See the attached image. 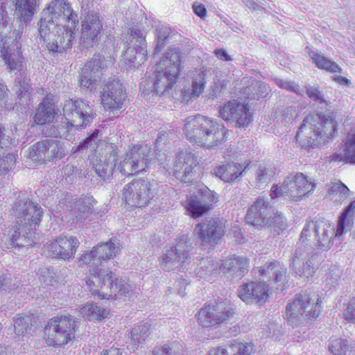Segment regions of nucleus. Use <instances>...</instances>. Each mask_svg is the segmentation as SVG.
<instances>
[{
  "label": "nucleus",
  "mask_w": 355,
  "mask_h": 355,
  "mask_svg": "<svg viewBox=\"0 0 355 355\" xmlns=\"http://www.w3.org/2000/svg\"><path fill=\"white\" fill-rule=\"evenodd\" d=\"M39 22L40 40L48 50L62 53L71 48L78 24V14L67 0H52Z\"/></svg>",
  "instance_id": "nucleus-1"
},
{
  "label": "nucleus",
  "mask_w": 355,
  "mask_h": 355,
  "mask_svg": "<svg viewBox=\"0 0 355 355\" xmlns=\"http://www.w3.org/2000/svg\"><path fill=\"white\" fill-rule=\"evenodd\" d=\"M13 210L17 216V225L13 227L11 243L19 248L28 249L37 241L35 227L41 221L42 209L34 202L20 200L15 203Z\"/></svg>",
  "instance_id": "nucleus-2"
},
{
  "label": "nucleus",
  "mask_w": 355,
  "mask_h": 355,
  "mask_svg": "<svg viewBox=\"0 0 355 355\" xmlns=\"http://www.w3.org/2000/svg\"><path fill=\"white\" fill-rule=\"evenodd\" d=\"M338 123L333 112L318 113L304 119L297 135L296 141L306 149L313 148L321 142L332 138L337 131Z\"/></svg>",
  "instance_id": "nucleus-3"
},
{
  "label": "nucleus",
  "mask_w": 355,
  "mask_h": 355,
  "mask_svg": "<svg viewBox=\"0 0 355 355\" xmlns=\"http://www.w3.org/2000/svg\"><path fill=\"white\" fill-rule=\"evenodd\" d=\"M334 228L323 220H306L300 234L293 257L294 266L300 263L306 251L307 256L315 250H328L333 244Z\"/></svg>",
  "instance_id": "nucleus-4"
},
{
  "label": "nucleus",
  "mask_w": 355,
  "mask_h": 355,
  "mask_svg": "<svg viewBox=\"0 0 355 355\" xmlns=\"http://www.w3.org/2000/svg\"><path fill=\"white\" fill-rule=\"evenodd\" d=\"M181 69V53L176 49L169 50L157 64L155 76L140 83V90L164 94L176 83Z\"/></svg>",
  "instance_id": "nucleus-5"
},
{
  "label": "nucleus",
  "mask_w": 355,
  "mask_h": 355,
  "mask_svg": "<svg viewBox=\"0 0 355 355\" xmlns=\"http://www.w3.org/2000/svg\"><path fill=\"white\" fill-rule=\"evenodd\" d=\"M63 116L66 121L50 127L46 135L69 140L75 130L85 128L94 118L93 110L89 103L81 99H70L64 102Z\"/></svg>",
  "instance_id": "nucleus-6"
},
{
  "label": "nucleus",
  "mask_w": 355,
  "mask_h": 355,
  "mask_svg": "<svg viewBox=\"0 0 355 355\" xmlns=\"http://www.w3.org/2000/svg\"><path fill=\"white\" fill-rule=\"evenodd\" d=\"M91 294L99 299L131 297L136 287L123 279L115 277L109 268H93L87 281Z\"/></svg>",
  "instance_id": "nucleus-7"
},
{
  "label": "nucleus",
  "mask_w": 355,
  "mask_h": 355,
  "mask_svg": "<svg viewBox=\"0 0 355 355\" xmlns=\"http://www.w3.org/2000/svg\"><path fill=\"white\" fill-rule=\"evenodd\" d=\"M187 139L207 148L220 144L226 135L225 127L216 121L201 115L187 118L183 129Z\"/></svg>",
  "instance_id": "nucleus-8"
},
{
  "label": "nucleus",
  "mask_w": 355,
  "mask_h": 355,
  "mask_svg": "<svg viewBox=\"0 0 355 355\" xmlns=\"http://www.w3.org/2000/svg\"><path fill=\"white\" fill-rule=\"evenodd\" d=\"M315 187V184L303 173H291L282 183L272 186L270 196L272 198L286 196L293 201H300L307 197Z\"/></svg>",
  "instance_id": "nucleus-9"
},
{
  "label": "nucleus",
  "mask_w": 355,
  "mask_h": 355,
  "mask_svg": "<svg viewBox=\"0 0 355 355\" xmlns=\"http://www.w3.org/2000/svg\"><path fill=\"white\" fill-rule=\"evenodd\" d=\"M76 320L70 315H60L48 322L45 334L49 345L59 346L75 338Z\"/></svg>",
  "instance_id": "nucleus-10"
},
{
  "label": "nucleus",
  "mask_w": 355,
  "mask_h": 355,
  "mask_svg": "<svg viewBox=\"0 0 355 355\" xmlns=\"http://www.w3.org/2000/svg\"><path fill=\"white\" fill-rule=\"evenodd\" d=\"M322 301L318 298L315 304L310 294L300 293L287 305L285 313L286 320L292 325H297L301 318L317 317L321 308Z\"/></svg>",
  "instance_id": "nucleus-11"
},
{
  "label": "nucleus",
  "mask_w": 355,
  "mask_h": 355,
  "mask_svg": "<svg viewBox=\"0 0 355 355\" xmlns=\"http://www.w3.org/2000/svg\"><path fill=\"white\" fill-rule=\"evenodd\" d=\"M193 249L192 243L187 235L178 238L173 245L166 249L159 258L160 267L166 271L174 270L182 266L189 259Z\"/></svg>",
  "instance_id": "nucleus-12"
},
{
  "label": "nucleus",
  "mask_w": 355,
  "mask_h": 355,
  "mask_svg": "<svg viewBox=\"0 0 355 355\" xmlns=\"http://www.w3.org/2000/svg\"><path fill=\"white\" fill-rule=\"evenodd\" d=\"M157 183L145 180H135L127 184L122 191V199L130 207L146 205L155 196Z\"/></svg>",
  "instance_id": "nucleus-13"
},
{
  "label": "nucleus",
  "mask_w": 355,
  "mask_h": 355,
  "mask_svg": "<svg viewBox=\"0 0 355 355\" xmlns=\"http://www.w3.org/2000/svg\"><path fill=\"white\" fill-rule=\"evenodd\" d=\"M234 314L233 309L225 303L205 304L198 312L197 320L202 327H218L228 321Z\"/></svg>",
  "instance_id": "nucleus-14"
},
{
  "label": "nucleus",
  "mask_w": 355,
  "mask_h": 355,
  "mask_svg": "<svg viewBox=\"0 0 355 355\" xmlns=\"http://www.w3.org/2000/svg\"><path fill=\"white\" fill-rule=\"evenodd\" d=\"M0 58L10 71H21L24 68V58L21 45L15 33L3 37L0 42Z\"/></svg>",
  "instance_id": "nucleus-15"
},
{
  "label": "nucleus",
  "mask_w": 355,
  "mask_h": 355,
  "mask_svg": "<svg viewBox=\"0 0 355 355\" xmlns=\"http://www.w3.org/2000/svg\"><path fill=\"white\" fill-rule=\"evenodd\" d=\"M128 47L123 54V59L128 67H135L146 60L147 50L145 36L141 30L130 29L127 41Z\"/></svg>",
  "instance_id": "nucleus-16"
},
{
  "label": "nucleus",
  "mask_w": 355,
  "mask_h": 355,
  "mask_svg": "<svg viewBox=\"0 0 355 355\" xmlns=\"http://www.w3.org/2000/svg\"><path fill=\"white\" fill-rule=\"evenodd\" d=\"M108 61L103 55L95 54L82 69L80 77V85L94 91L96 89L99 78L107 67Z\"/></svg>",
  "instance_id": "nucleus-17"
},
{
  "label": "nucleus",
  "mask_w": 355,
  "mask_h": 355,
  "mask_svg": "<svg viewBox=\"0 0 355 355\" xmlns=\"http://www.w3.org/2000/svg\"><path fill=\"white\" fill-rule=\"evenodd\" d=\"M220 116L226 121L234 123L238 128H245L252 121V115L248 104L236 100L229 101L220 107Z\"/></svg>",
  "instance_id": "nucleus-18"
},
{
  "label": "nucleus",
  "mask_w": 355,
  "mask_h": 355,
  "mask_svg": "<svg viewBox=\"0 0 355 355\" xmlns=\"http://www.w3.org/2000/svg\"><path fill=\"white\" fill-rule=\"evenodd\" d=\"M127 98L125 88L119 80L108 82L101 92V104L103 108L112 112L123 109Z\"/></svg>",
  "instance_id": "nucleus-19"
},
{
  "label": "nucleus",
  "mask_w": 355,
  "mask_h": 355,
  "mask_svg": "<svg viewBox=\"0 0 355 355\" xmlns=\"http://www.w3.org/2000/svg\"><path fill=\"white\" fill-rule=\"evenodd\" d=\"M103 21L96 12H89L81 17L80 44L85 48L92 47L103 31Z\"/></svg>",
  "instance_id": "nucleus-20"
},
{
  "label": "nucleus",
  "mask_w": 355,
  "mask_h": 355,
  "mask_svg": "<svg viewBox=\"0 0 355 355\" xmlns=\"http://www.w3.org/2000/svg\"><path fill=\"white\" fill-rule=\"evenodd\" d=\"M78 244L76 237L60 235L44 245L43 253L47 257L69 260L74 257Z\"/></svg>",
  "instance_id": "nucleus-21"
},
{
  "label": "nucleus",
  "mask_w": 355,
  "mask_h": 355,
  "mask_svg": "<svg viewBox=\"0 0 355 355\" xmlns=\"http://www.w3.org/2000/svg\"><path fill=\"white\" fill-rule=\"evenodd\" d=\"M149 149L139 145L134 146L120 164V171L125 175H130L144 171L149 162Z\"/></svg>",
  "instance_id": "nucleus-22"
},
{
  "label": "nucleus",
  "mask_w": 355,
  "mask_h": 355,
  "mask_svg": "<svg viewBox=\"0 0 355 355\" xmlns=\"http://www.w3.org/2000/svg\"><path fill=\"white\" fill-rule=\"evenodd\" d=\"M30 154L35 160L53 161L64 157L67 150L63 142L49 138L38 141Z\"/></svg>",
  "instance_id": "nucleus-23"
},
{
  "label": "nucleus",
  "mask_w": 355,
  "mask_h": 355,
  "mask_svg": "<svg viewBox=\"0 0 355 355\" xmlns=\"http://www.w3.org/2000/svg\"><path fill=\"white\" fill-rule=\"evenodd\" d=\"M198 165L197 155L192 151H180L173 163V173L182 182H189Z\"/></svg>",
  "instance_id": "nucleus-24"
},
{
  "label": "nucleus",
  "mask_w": 355,
  "mask_h": 355,
  "mask_svg": "<svg viewBox=\"0 0 355 355\" xmlns=\"http://www.w3.org/2000/svg\"><path fill=\"white\" fill-rule=\"evenodd\" d=\"M275 211V208L267 200L258 198L248 209L246 220L257 229H260L267 224H271V218Z\"/></svg>",
  "instance_id": "nucleus-25"
},
{
  "label": "nucleus",
  "mask_w": 355,
  "mask_h": 355,
  "mask_svg": "<svg viewBox=\"0 0 355 355\" xmlns=\"http://www.w3.org/2000/svg\"><path fill=\"white\" fill-rule=\"evenodd\" d=\"M224 234V225L218 219H211L196 225L193 235L202 245L216 244Z\"/></svg>",
  "instance_id": "nucleus-26"
},
{
  "label": "nucleus",
  "mask_w": 355,
  "mask_h": 355,
  "mask_svg": "<svg viewBox=\"0 0 355 355\" xmlns=\"http://www.w3.org/2000/svg\"><path fill=\"white\" fill-rule=\"evenodd\" d=\"M238 295L245 303L262 305L269 297V286L263 282H251L243 284L238 288Z\"/></svg>",
  "instance_id": "nucleus-27"
},
{
  "label": "nucleus",
  "mask_w": 355,
  "mask_h": 355,
  "mask_svg": "<svg viewBox=\"0 0 355 355\" xmlns=\"http://www.w3.org/2000/svg\"><path fill=\"white\" fill-rule=\"evenodd\" d=\"M250 163V161H245L242 163L234 162L223 163L214 168L213 173L225 182H233L239 177L243 176Z\"/></svg>",
  "instance_id": "nucleus-28"
},
{
  "label": "nucleus",
  "mask_w": 355,
  "mask_h": 355,
  "mask_svg": "<svg viewBox=\"0 0 355 355\" xmlns=\"http://www.w3.org/2000/svg\"><path fill=\"white\" fill-rule=\"evenodd\" d=\"M250 261L243 256L230 255L219 263L220 272H231L238 277H243L249 269Z\"/></svg>",
  "instance_id": "nucleus-29"
},
{
  "label": "nucleus",
  "mask_w": 355,
  "mask_h": 355,
  "mask_svg": "<svg viewBox=\"0 0 355 355\" xmlns=\"http://www.w3.org/2000/svg\"><path fill=\"white\" fill-rule=\"evenodd\" d=\"M57 114L55 105L52 102L51 98L46 96L39 104L33 119L37 124L44 125L52 123Z\"/></svg>",
  "instance_id": "nucleus-30"
},
{
  "label": "nucleus",
  "mask_w": 355,
  "mask_h": 355,
  "mask_svg": "<svg viewBox=\"0 0 355 355\" xmlns=\"http://www.w3.org/2000/svg\"><path fill=\"white\" fill-rule=\"evenodd\" d=\"M279 169L272 164H260L254 173V185L263 189L279 173Z\"/></svg>",
  "instance_id": "nucleus-31"
},
{
  "label": "nucleus",
  "mask_w": 355,
  "mask_h": 355,
  "mask_svg": "<svg viewBox=\"0 0 355 355\" xmlns=\"http://www.w3.org/2000/svg\"><path fill=\"white\" fill-rule=\"evenodd\" d=\"M339 150L333 155L334 161L355 164V131L347 135Z\"/></svg>",
  "instance_id": "nucleus-32"
},
{
  "label": "nucleus",
  "mask_w": 355,
  "mask_h": 355,
  "mask_svg": "<svg viewBox=\"0 0 355 355\" xmlns=\"http://www.w3.org/2000/svg\"><path fill=\"white\" fill-rule=\"evenodd\" d=\"M37 0H16L15 16L21 24H28L35 13Z\"/></svg>",
  "instance_id": "nucleus-33"
},
{
  "label": "nucleus",
  "mask_w": 355,
  "mask_h": 355,
  "mask_svg": "<svg viewBox=\"0 0 355 355\" xmlns=\"http://www.w3.org/2000/svg\"><path fill=\"white\" fill-rule=\"evenodd\" d=\"M355 213V204L352 202L340 214L338 218L336 230L334 232V237L340 239L350 230L354 224V214Z\"/></svg>",
  "instance_id": "nucleus-34"
},
{
  "label": "nucleus",
  "mask_w": 355,
  "mask_h": 355,
  "mask_svg": "<svg viewBox=\"0 0 355 355\" xmlns=\"http://www.w3.org/2000/svg\"><path fill=\"white\" fill-rule=\"evenodd\" d=\"M150 324L146 322L135 326L131 331V338L127 349L130 352L137 350L150 334Z\"/></svg>",
  "instance_id": "nucleus-35"
},
{
  "label": "nucleus",
  "mask_w": 355,
  "mask_h": 355,
  "mask_svg": "<svg viewBox=\"0 0 355 355\" xmlns=\"http://www.w3.org/2000/svg\"><path fill=\"white\" fill-rule=\"evenodd\" d=\"M119 245L114 240L111 239L106 243H102L93 248V253H95L99 261L100 266L103 268L102 261L113 258L119 252Z\"/></svg>",
  "instance_id": "nucleus-36"
},
{
  "label": "nucleus",
  "mask_w": 355,
  "mask_h": 355,
  "mask_svg": "<svg viewBox=\"0 0 355 355\" xmlns=\"http://www.w3.org/2000/svg\"><path fill=\"white\" fill-rule=\"evenodd\" d=\"M270 89L264 83L257 80H252L250 84L243 87L242 98L249 100L259 99L266 97Z\"/></svg>",
  "instance_id": "nucleus-37"
},
{
  "label": "nucleus",
  "mask_w": 355,
  "mask_h": 355,
  "mask_svg": "<svg viewBox=\"0 0 355 355\" xmlns=\"http://www.w3.org/2000/svg\"><path fill=\"white\" fill-rule=\"evenodd\" d=\"M311 60L316 67L335 73L340 71L339 66L331 59L325 57L322 53L313 50L308 51Z\"/></svg>",
  "instance_id": "nucleus-38"
},
{
  "label": "nucleus",
  "mask_w": 355,
  "mask_h": 355,
  "mask_svg": "<svg viewBox=\"0 0 355 355\" xmlns=\"http://www.w3.org/2000/svg\"><path fill=\"white\" fill-rule=\"evenodd\" d=\"M80 314L89 320H102L109 314V310L97 303L87 302L80 308Z\"/></svg>",
  "instance_id": "nucleus-39"
},
{
  "label": "nucleus",
  "mask_w": 355,
  "mask_h": 355,
  "mask_svg": "<svg viewBox=\"0 0 355 355\" xmlns=\"http://www.w3.org/2000/svg\"><path fill=\"white\" fill-rule=\"evenodd\" d=\"M260 276L263 279H273L275 282H281L286 273V269L279 262H270L259 270Z\"/></svg>",
  "instance_id": "nucleus-40"
},
{
  "label": "nucleus",
  "mask_w": 355,
  "mask_h": 355,
  "mask_svg": "<svg viewBox=\"0 0 355 355\" xmlns=\"http://www.w3.org/2000/svg\"><path fill=\"white\" fill-rule=\"evenodd\" d=\"M315 255L316 253L313 252L311 254L307 256L306 251H304V256L300 259V263L296 266H294L293 260L292 265L296 274L300 277H304L306 278L312 277L315 272V267L314 263L312 262Z\"/></svg>",
  "instance_id": "nucleus-41"
},
{
  "label": "nucleus",
  "mask_w": 355,
  "mask_h": 355,
  "mask_svg": "<svg viewBox=\"0 0 355 355\" xmlns=\"http://www.w3.org/2000/svg\"><path fill=\"white\" fill-rule=\"evenodd\" d=\"M195 273L201 278L207 275H216L220 273L219 263L215 262L211 257L203 258L195 268Z\"/></svg>",
  "instance_id": "nucleus-42"
},
{
  "label": "nucleus",
  "mask_w": 355,
  "mask_h": 355,
  "mask_svg": "<svg viewBox=\"0 0 355 355\" xmlns=\"http://www.w3.org/2000/svg\"><path fill=\"white\" fill-rule=\"evenodd\" d=\"M206 70L205 69H196L191 75V73H189V76L192 79L191 97H198L204 92L206 85Z\"/></svg>",
  "instance_id": "nucleus-43"
},
{
  "label": "nucleus",
  "mask_w": 355,
  "mask_h": 355,
  "mask_svg": "<svg viewBox=\"0 0 355 355\" xmlns=\"http://www.w3.org/2000/svg\"><path fill=\"white\" fill-rule=\"evenodd\" d=\"M93 202L92 198L85 197L75 202L74 207L71 211V214L75 216L76 221L87 216V214L92 210Z\"/></svg>",
  "instance_id": "nucleus-44"
},
{
  "label": "nucleus",
  "mask_w": 355,
  "mask_h": 355,
  "mask_svg": "<svg viewBox=\"0 0 355 355\" xmlns=\"http://www.w3.org/2000/svg\"><path fill=\"white\" fill-rule=\"evenodd\" d=\"M184 206L193 218H198L209 211L196 195L189 196L184 201Z\"/></svg>",
  "instance_id": "nucleus-45"
},
{
  "label": "nucleus",
  "mask_w": 355,
  "mask_h": 355,
  "mask_svg": "<svg viewBox=\"0 0 355 355\" xmlns=\"http://www.w3.org/2000/svg\"><path fill=\"white\" fill-rule=\"evenodd\" d=\"M36 322L33 320L32 315H25L18 317L15 320L14 329L15 333L18 336H24L30 334L35 327Z\"/></svg>",
  "instance_id": "nucleus-46"
},
{
  "label": "nucleus",
  "mask_w": 355,
  "mask_h": 355,
  "mask_svg": "<svg viewBox=\"0 0 355 355\" xmlns=\"http://www.w3.org/2000/svg\"><path fill=\"white\" fill-rule=\"evenodd\" d=\"M327 193L335 201H343L349 196V189L341 182H332L329 184Z\"/></svg>",
  "instance_id": "nucleus-47"
},
{
  "label": "nucleus",
  "mask_w": 355,
  "mask_h": 355,
  "mask_svg": "<svg viewBox=\"0 0 355 355\" xmlns=\"http://www.w3.org/2000/svg\"><path fill=\"white\" fill-rule=\"evenodd\" d=\"M183 346L178 342H173L162 346H157L153 351V355H183Z\"/></svg>",
  "instance_id": "nucleus-48"
},
{
  "label": "nucleus",
  "mask_w": 355,
  "mask_h": 355,
  "mask_svg": "<svg viewBox=\"0 0 355 355\" xmlns=\"http://www.w3.org/2000/svg\"><path fill=\"white\" fill-rule=\"evenodd\" d=\"M329 349L336 355H346L352 349V343L343 338L331 339Z\"/></svg>",
  "instance_id": "nucleus-49"
},
{
  "label": "nucleus",
  "mask_w": 355,
  "mask_h": 355,
  "mask_svg": "<svg viewBox=\"0 0 355 355\" xmlns=\"http://www.w3.org/2000/svg\"><path fill=\"white\" fill-rule=\"evenodd\" d=\"M196 196L208 210H210L213 205L218 200L216 193L205 186H202L199 189Z\"/></svg>",
  "instance_id": "nucleus-50"
},
{
  "label": "nucleus",
  "mask_w": 355,
  "mask_h": 355,
  "mask_svg": "<svg viewBox=\"0 0 355 355\" xmlns=\"http://www.w3.org/2000/svg\"><path fill=\"white\" fill-rule=\"evenodd\" d=\"M266 226L273 229L274 232L279 235L283 234L288 227L286 219L282 214L275 211V214L271 218V224H267Z\"/></svg>",
  "instance_id": "nucleus-51"
},
{
  "label": "nucleus",
  "mask_w": 355,
  "mask_h": 355,
  "mask_svg": "<svg viewBox=\"0 0 355 355\" xmlns=\"http://www.w3.org/2000/svg\"><path fill=\"white\" fill-rule=\"evenodd\" d=\"M79 266H81L83 264H92L89 269V276L86 282L91 277V270L93 268H103L100 266L99 261L95 253H93V250L90 252H87L83 254L78 261Z\"/></svg>",
  "instance_id": "nucleus-52"
},
{
  "label": "nucleus",
  "mask_w": 355,
  "mask_h": 355,
  "mask_svg": "<svg viewBox=\"0 0 355 355\" xmlns=\"http://www.w3.org/2000/svg\"><path fill=\"white\" fill-rule=\"evenodd\" d=\"M233 355H250L254 352V345L248 343L234 342L231 343Z\"/></svg>",
  "instance_id": "nucleus-53"
},
{
  "label": "nucleus",
  "mask_w": 355,
  "mask_h": 355,
  "mask_svg": "<svg viewBox=\"0 0 355 355\" xmlns=\"http://www.w3.org/2000/svg\"><path fill=\"white\" fill-rule=\"evenodd\" d=\"M156 32L157 43L155 46V51L156 52H159L165 46V41L170 35V28L166 26L161 25L157 28Z\"/></svg>",
  "instance_id": "nucleus-54"
},
{
  "label": "nucleus",
  "mask_w": 355,
  "mask_h": 355,
  "mask_svg": "<svg viewBox=\"0 0 355 355\" xmlns=\"http://www.w3.org/2000/svg\"><path fill=\"white\" fill-rule=\"evenodd\" d=\"M93 164L96 173L103 180L109 178L112 173V164L110 163L101 161L98 163L93 162Z\"/></svg>",
  "instance_id": "nucleus-55"
},
{
  "label": "nucleus",
  "mask_w": 355,
  "mask_h": 355,
  "mask_svg": "<svg viewBox=\"0 0 355 355\" xmlns=\"http://www.w3.org/2000/svg\"><path fill=\"white\" fill-rule=\"evenodd\" d=\"M16 162L15 156L8 153L3 157H0V173L8 171L12 169Z\"/></svg>",
  "instance_id": "nucleus-56"
},
{
  "label": "nucleus",
  "mask_w": 355,
  "mask_h": 355,
  "mask_svg": "<svg viewBox=\"0 0 355 355\" xmlns=\"http://www.w3.org/2000/svg\"><path fill=\"white\" fill-rule=\"evenodd\" d=\"M227 84L224 80H218L215 81L214 85L211 87L209 93L210 96L214 99L223 94L225 90Z\"/></svg>",
  "instance_id": "nucleus-57"
},
{
  "label": "nucleus",
  "mask_w": 355,
  "mask_h": 355,
  "mask_svg": "<svg viewBox=\"0 0 355 355\" xmlns=\"http://www.w3.org/2000/svg\"><path fill=\"white\" fill-rule=\"evenodd\" d=\"M275 83L282 89L294 92L297 94H301L300 87L293 82L284 80L280 78H276Z\"/></svg>",
  "instance_id": "nucleus-58"
},
{
  "label": "nucleus",
  "mask_w": 355,
  "mask_h": 355,
  "mask_svg": "<svg viewBox=\"0 0 355 355\" xmlns=\"http://www.w3.org/2000/svg\"><path fill=\"white\" fill-rule=\"evenodd\" d=\"M306 94L309 98L320 103H325L323 95L322 94L321 92L319 91L318 87L308 85L306 87Z\"/></svg>",
  "instance_id": "nucleus-59"
},
{
  "label": "nucleus",
  "mask_w": 355,
  "mask_h": 355,
  "mask_svg": "<svg viewBox=\"0 0 355 355\" xmlns=\"http://www.w3.org/2000/svg\"><path fill=\"white\" fill-rule=\"evenodd\" d=\"M341 274L342 271L340 269L334 268L327 277V285L329 284L333 287H336L340 279Z\"/></svg>",
  "instance_id": "nucleus-60"
},
{
  "label": "nucleus",
  "mask_w": 355,
  "mask_h": 355,
  "mask_svg": "<svg viewBox=\"0 0 355 355\" xmlns=\"http://www.w3.org/2000/svg\"><path fill=\"white\" fill-rule=\"evenodd\" d=\"M295 116V109L293 107H288L282 110L280 119L283 123L286 124L291 121Z\"/></svg>",
  "instance_id": "nucleus-61"
},
{
  "label": "nucleus",
  "mask_w": 355,
  "mask_h": 355,
  "mask_svg": "<svg viewBox=\"0 0 355 355\" xmlns=\"http://www.w3.org/2000/svg\"><path fill=\"white\" fill-rule=\"evenodd\" d=\"M8 130L3 125H0V147L8 146L12 142V138L8 133Z\"/></svg>",
  "instance_id": "nucleus-62"
},
{
  "label": "nucleus",
  "mask_w": 355,
  "mask_h": 355,
  "mask_svg": "<svg viewBox=\"0 0 355 355\" xmlns=\"http://www.w3.org/2000/svg\"><path fill=\"white\" fill-rule=\"evenodd\" d=\"M231 344L225 347H218L211 349L209 355H233Z\"/></svg>",
  "instance_id": "nucleus-63"
},
{
  "label": "nucleus",
  "mask_w": 355,
  "mask_h": 355,
  "mask_svg": "<svg viewBox=\"0 0 355 355\" xmlns=\"http://www.w3.org/2000/svg\"><path fill=\"white\" fill-rule=\"evenodd\" d=\"M344 315L347 320L355 323V299L349 302Z\"/></svg>",
  "instance_id": "nucleus-64"
}]
</instances>
